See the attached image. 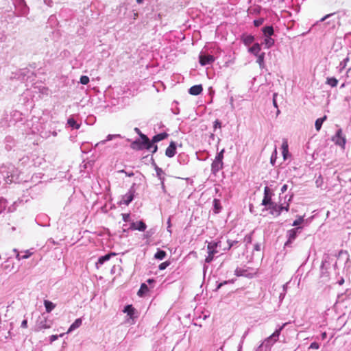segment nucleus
Segmentation results:
<instances>
[{
    "label": "nucleus",
    "instance_id": "dca6fc26",
    "mask_svg": "<svg viewBox=\"0 0 351 351\" xmlns=\"http://www.w3.org/2000/svg\"><path fill=\"white\" fill-rule=\"evenodd\" d=\"M14 267V263L11 258H8L3 264L1 265V269L5 273H9L13 270Z\"/></svg>",
    "mask_w": 351,
    "mask_h": 351
},
{
    "label": "nucleus",
    "instance_id": "c756f323",
    "mask_svg": "<svg viewBox=\"0 0 351 351\" xmlns=\"http://www.w3.org/2000/svg\"><path fill=\"white\" fill-rule=\"evenodd\" d=\"M168 136V134L166 132L159 133L153 136L152 140L154 143H158L160 141L165 139Z\"/></svg>",
    "mask_w": 351,
    "mask_h": 351
},
{
    "label": "nucleus",
    "instance_id": "473e14b6",
    "mask_svg": "<svg viewBox=\"0 0 351 351\" xmlns=\"http://www.w3.org/2000/svg\"><path fill=\"white\" fill-rule=\"evenodd\" d=\"M265 56L264 52L256 56L257 57L256 62L259 64L260 68H264L265 66Z\"/></svg>",
    "mask_w": 351,
    "mask_h": 351
},
{
    "label": "nucleus",
    "instance_id": "c03bdc74",
    "mask_svg": "<svg viewBox=\"0 0 351 351\" xmlns=\"http://www.w3.org/2000/svg\"><path fill=\"white\" fill-rule=\"evenodd\" d=\"M6 207L5 200L3 197H0V213H1Z\"/></svg>",
    "mask_w": 351,
    "mask_h": 351
},
{
    "label": "nucleus",
    "instance_id": "9b49d317",
    "mask_svg": "<svg viewBox=\"0 0 351 351\" xmlns=\"http://www.w3.org/2000/svg\"><path fill=\"white\" fill-rule=\"evenodd\" d=\"M134 193L135 189L133 185L130 187L128 192L123 196L121 203L126 206L129 205L134 199Z\"/></svg>",
    "mask_w": 351,
    "mask_h": 351
},
{
    "label": "nucleus",
    "instance_id": "ddd939ff",
    "mask_svg": "<svg viewBox=\"0 0 351 351\" xmlns=\"http://www.w3.org/2000/svg\"><path fill=\"white\" fill-rule=\"evenodd\" d=\"M146 228H147V226H146L145 223L142 220L136 221V222H132L130 223V229H131L132 230H138V231H141V232L145 231L146 230Z\"/></svg>",
    "mask_w": 351,
    "mask_h": 351
},
{
    "label": "nucleus",
    "instance_id": "774afa93",
    "mask_svg": "<svg viewBox=\"0 0 351 351\" xmlns=\"http://www.w3.org/2000/svg\"><path fill=\"white\" fill-rule=\"evenodd\" d=\"M264 348V346L263 344H261L256 350V351H263Z\"/></svg>",
    "mask_w": 351,
    "mask_h": 351
},
{
    "label": "nucleus",
    "instance_id": "58836bf2",
    "mask_svg": "<svg viewBox=\"0 0 351 351\" xmlns=\"http://www.w3.org/2000/svg\"><path fill=\"white\" fill-rule=\"evenodd\" d=\"M167 254L166 252L162 250H158L156 253L154 255L155 258L158 260H162L165 258Z\"/></svg>",
    "mask_w": 351,
    "mask_h": 351
},
{
    "label": "nucleus",
    "instance_id": "e2e57ef3",
    "mask_svg": "<svg viewBox=\"0 0 351 351\" xmlns=\"http://www.w3.org/2000/svg\"><path fill=\"white\" fill-rule=\"evenodd\" d=\"M288 189V186L287 184H284L282 187H281V189H280V191L282 193H284L287 191Z\"/></svg>",
    "mask_w": 351,
    "mask_h": 351
},
{
    "label": "nucleus",
    "instance_id": "7ed1b4c3",
    "mask_svg": "<svg viewBox=\"0 0 351 351\" xmlns=\"http://www.w3.org/2000/svg\"><path fill=\"white\" fill-rule=\"evenodd\" d=\"M289 323L286 322L282 326H279L269 337L264 340L261 344H263L266 349H269L278 340L281 331Z\"/></svg>",
    "mask_w": 351,
    "mask_h": 351
},
{
    "label": "nucleus",
    "instance_id": "603ef678",
    "mask_svg": "<svg viewBox=\"0 0 351 351\" xmlns=\"http://www.w3.org/2000/svg\"><path fill=\"white\" fill-rule=\"evenodd\" d=\"M349 61V58H346L343 59L339 64V66L341 69H344L346 66L347 62Z\"/></svg>",
    "mask_w": 351,
    "mask_h": 351
},
{
    "label": "nucleus",
    "instance_id": "b1692460",
    "mask_svg": "<svg viewBox=\"0 0 351 351\" xmlns=\"http://www.w3.org/2000/svg\"><path fill=\"white\" fill-rule=\"evenodd\" d=\"M261 45L259 43H254L252 47L249 48L248 51L250 53H252L253 55H254L256 56L261 53Z\"/></svg>",
    "mask_w": 351,
    "mask_h": 351
},
{
    "label": "nucleus",
    "instance_id": "4d7b16f0",
    "mask_svg": "<svg viewBox=\"0 0 351 351\" xmlns=\"http://www.w3.org/2000/svg\"><path fill=\"white\" fill-rule=\"evenodd\" d=\"M119 172V173H125V176H128V177H132V176H134L133 171H125L124 169L120 170Z\"/></svg>",
    "mask_w": 351,
    "mask_h": 351
},
{
    "label": "nucleus",
    "instance_id": "680f3d73",
    "mask_svg": "<svg viewBox=\"0 0 351 351\" xmlns=\"http://www.w3.org/2000/svg\"><path fill=\"white\" fill-rule=\"evenodd\" d=\"M21 327L24 328H26L27 327V319H24L22 321Z\"/></svg>",
    "mask_w": 351,
    "mask_h": 351
},
{
    "label": "nucleus",
    "instance_id": "39448f33",
    "mask_svg": "<svg viewBox=\"0 0 351 351\" xmlns=\"http://www.w3.org/2000/svg\"><path fill=\"white\" fill-rule=\"evenodd\" d=\"M53 324V321L49 319L44 315H42L36 321V330L40 331L43 329L50 328Z\"/></svg>",
    "mask_w": 351,
    "mask_h": 351
},
{
    "label": "nucleus",
    "instance_id": "f704fd0d",
    "mask_svg": "<svg viewBox=\"0 0 351 351\" xmlns=\"http://www.w3.org/2000/svg\"><path fill=\"white\" fill-rule=\"evenodd\" d=\"M44 305H45L47 313L51 312L56 307V305L52 302H51L49 300H45Z\"/></svg>",
    "mask_w": 351,
    "mask_h": 351
},
{
    "label": "nucleus",
    "instance_id": "37998d69",
    "mask_svg": "<svg viewBox=\"0 0 351 351\" xmlns=\"http://www.w3.org/2000/svg\"><path fill=\"white\" fill-rule=\"evenodd\" d=\"M89 77L86 75H82L80 79V82L83 84L86 85L89 82Z\"/></svg>",
    "mask_w": 351,
    "mask_h": 351
},
{
    "label": "nucleus",
    "instance_id": "49530a36",
    "mask_svg": "<svg viewBox=\"0 0 351 351\" xmlns=\"http://www.w3.org/2000/svg\"><path fill=\"white\" fill-rule=\"evenodd\" d=\"M65 333H62L59 335H52L49 337V341H50V343H52L53 341H55L56 340H57L58 339L59 337H63Z\"/></svg>",
    "mask_w": 351,
    "mask_h": 351
},
{
    "label": "nucleus",
    "instance_id": "20e7f679",
    "mask_svg": "<svg viewBox=\"0 0 351 351\" xmlns=\"http://www.w3.org/2000/svg\"><path fill=\"white\" fill-rule=\"evenodd\" d=\"M220 241H210L207 245L208 256L205 258V262L207 263H211L214 259L215 254L219 252L217 248L220 247Z\"/></svg>",
    "mask_w": 351,
    "mask_h": 351
},
{
    "label": "nucleus",
    "instance_id": "5fc2aeb1",
    "mask_svg": "<svg viewBox=\"0 0 351 351\" xmlns=\"http://www.w3.org/2000/svg\"><path fill=\"white\" fill-rule=\"evenodd\" d=\"M319 348V344L317 342H313L311 343L310 346H309V349H315V350H317Z\"/></svg>",
    "mask_w": 351,
    "mask_h": 351
},
{
    "label": "nucleus",
    "instance_id": "72a5a7b5",
    "mask_svg": "<svg viewBox=\"0 0 351 351\" xmlns=\"http://www.w3.org/2000/svg\"><path fill=\"white\" fill-rule=\"evenodd\" d=\"M67 125L73 129H79L80 125L78 124L73 117H70L67 120Z\"/></svg>",
    "mask_w": 351,
    "mask_h": 351
},
{
    "label": "nucleus",
    "instance_id": "412c9836",
    "mask_svg": "<svg viewBox=\"0 0 351 351\" xmlns=\"http://www.w3.org/2000/svg\"><path fill=\"white\" fill-rule=\"evenodd\" d=\"M234 274L237 276L252 277V275L250 274L247 269L241 267H237L234 271Z\"/></svg>",
    "mask_w": 351,
    "mask_h": 351
},
{
    "label": "nucleus",
    "instance_id": "f8f14e48",
    "mask_svg": "<svg viewBox=\"0 0 351 351\" xmlns=\"http://www.w3.org/2000/svg\"><path fill=\"white\" fill-rule=\"evenodd\" d=\"M350 303L349 295L347 293H343L338 295L335 305L337 306L340 305H344L347 307V305Z\"/></svg>",
    "mask_w": 351,
    "mask_h": 351
},
{
    "label": "nucleus",
    "instance_id": "6ab92c4d",
    "mask_svg": "<svg viewBox=\"0 0 351 351\" xmlns=\"http://www.w3.org/2000/svg\"><path fill=\"white\" fill-rule=\"evenodd\" d=\"M16 141L10 136H6L5 138V149L12 150L15 149Z\"/></svg>",
    "mask_w": 351,
    "mask_h": 351
},
{
    "label": "nucleus",
    "instance_id": "79ce46f5",
    "mask_svg": "<svg viewBox=\"0 0 351 351\" xmlns=\"http://www.w3.org/2000/svg\"><path fill=\"white\" fill-rule=\"evenodd\" d=\"M38 88L39 93L42 95H48L49 93V90L48 88L45 86H40L39 87H37Z\"/></svg>",
    "mask_w": 351,
    "mask_h": 351
},
{
    "label": "nucleus",
    "instance_id": "f03ea898",
    "mask_svg": "<svg viewBox=\"0 0 351 351\" xmlns=\"http://www.w3.org/2000/svg\"><path fill=\"white\" fill-rule=\"evenodd\" d=\"M140 137L141 140H136L132 144V147L134 149H146L147 150H151L153 148V150L152 151V153H155L157 152L158 147L157 145H154V143L153 142V140L150 141L149 138L144 134H141Z\"/></svg>",
    "mask_w": 351,
    "mask_h": 351
},
{
    "label": "nucleus",
    "instance_id": "de8ad7c7",
    "mask_svg": "<svg viewBox=\"0 0 351 351\" xmlns=\"http://www.w3.org/2000/svg\"><path fill=\"white\" fill-rule=\"evenodd\" d=\"M263 22H264V19L263 18H259L258 19L254 20L253 23H254V26L259 27L263 23Z\"/></svg>",
    "mask_w": 351,
    "mask_h": 351
},
{
    "label": "nucleus",
    "instance_id": "6e6552de",
    "mask_svg": "<svg viewBox=\"0 0 351 351\" xmlns=\"http://www.w3.org/2000/svg\"><path fill=\"white\" fill-rule=\"evenodd\" d=\"M332 141L337 145L340 146L342 149L345 148L346 140V137L343 135L342 130L339 129L335 135L332 138Z\"/></svg>",
    "mask_w": 351,
    "mask_h": 351
},
{
    "label": "nucleus",
    "instance_id": "6e6d98bb",
    "mask_svg": "<svg viewBox=\"0 0 351 351\" xmlns=\"http://www.w3.org/2000/svg\"><path fill=\"white\" fill-rule=\"evenodd\" d=\"M122 219L125 222H128L130 220V215L128 213L122 214Z\"/></svg>",
    "mask_w": 351,
    "mask_h": 351
},
{
    "label": "nucleus",
    "instance_id": "3c124183",
    "mask_svg": "<svg viewBox=\"0 0 351 351\" xmlns=\"http://www.w3.org/2000/svg\"><path fill=\"white\" fill-rule=\"evenodd\" d=\"M169 265V263L167 261L163 262L160 263L158 266V269L160 270H164Z\"/></svg>",
    "mask_w": 351,
    "mask_h": 351
},
{
    "label": "nucleus",
    "instance_id": "f3484780",
    "mask_svg": "<svg viewBox=\"0 0 351 351\" xmlns=\"http://www.w3.org/2000/svg\"><path fill=\"white\" fill-rule=\"evenodd\" d=\"M223 161L214 160L211 165L212 173L216 175L221 169H223Z\"/></svg>",
    "mask_w": 351,
    "mask_h": 351
},
{
    "label": "nucleus",
    "instance_id": "1a4fd4ad",
    "mask_svg": "<svg viewBox=\"0 0 351 351\" xmlns=\"http://www.w3.org/2000/svg\"><path fill=\"white\" fill-rule=\"evenodd\" d=\"M289 206L287 204L286 206H284L282 205H277L274 204L272 206L268 207V209H269L271 211V214L276 216H279L282 210H289Z\"/></svg>",
    "mask_w": 351,
    "mask_h": 351
},
{
    "label": "nucleus",
    "instance_id": "aec40b11",
    "mask_svg": "<svg viewBox=\"0 0 351 351\" xmlns=\"http://www.w3.org/2000/svg\"><path fill=\"white\" fill-rule=\"evenodd\" d=\"M268 187L266 186L264 190V197L262 201V205L266 206H268V207H269L272 206V205H274V203L271 202V197L268 194Z\"/></svg>",
    "mask_w": 351,
    "mask_h": 351
},
{
    "label": "nucleus",
    "instance_id": "e433bc0d",
    "mask_svg": "<svg viewBox=\"0 0 351 351\" xmlns=\"http://www.w3.org/2000/svg\"><path fill=\"white\" fill-rule=\"evenodd\" d=\"M326 119V116H324L323 117L319 118L315 121V127L317 131H319L324 121Z\"/></svg>",
    "mask_w": 351,
    "mask_h": 351
},
{
    "label": "nucleus",
    "instance_id": "13d9d810",
    "mask_svg": "<svg viewBox=\"0 0 351 351\" xmlns=\"http://www.w3.org/2000/svg\"><path fill=\"white\" fill-rule=\"evenodd\" d=\"M276 154H277V151H276V149H275L274 153L272 154V155L271 156V163L273 164V165H274V161L276 160Z\"/></svg>",
    "mask_w": 351,
    "mask_h": 351
},
{
    "label": "nucleus",
    "instance_id": "c9c22d12",
    "mask_svg": "<svg viewBox=\"0 0 351 351\" xmlns=\"http://www.w3.org/2000/svg\"><path fill=\"white\" fill-rule=\"evenodd\" d=\"M326 84L330 87L334 88L337 86L338 80L334 77H327Z\"/></svg>",
    "mask_w": 351,
    "mask_h": 351
},
{
    "label": "nucleus",
    "instance_id": "0e129e2a",
    "mask_svg": "<svg viewBox=\"0 0 351 351\" xmlns=\"http://www.w3.org/2000/svg\"><path fill=\"white\" fill-rule=\"evenodd\" d=\"M285 295H286V293H285V292H282L280 293L279 300L280 302H282L284 300Z\"/></svg>",
    "mask_w": 351,
    "mask_h": 351
},
{
    "label": "nucleus",
    "instance_id": "4c0bfd02",
    "mask_svg": "<svg viewBox=\"0 0 351 351\" xmlns=\"http://www.w3.org/2000/svg\"><path fill=\"white\" fill-rule=\"evenodd\" d=\"M119 134H108L105 140L101 141L96 144V146L99 145H104L106 142L112 140L114 138L119 137Z\"/></svg>",
    "mask_w": 351,
    "mask_h": 351
},
{
    "label": "nucleus",
    "instance_id": "09e8293b",
    "mask_svg": "<svg viewBox=\"0 0 351 351\" xmlns=\"http://www.w3.org/2000/svg\"><path fill=\"white\" fill-rule=\"evenodd\" d=\"M223 153H224V149H223L220 152H219L217 154V156H215V160L223 161Z\"/></svg>",
    "mask_w": 351,
    "mask_h": 351
},
{
    "label": "nucleus",
    "instance_id": "cd10ccee",
    "mask_svg": "<svg viewBox=\"0 0 351 351\" xmlns=\"http://www.w3.org/2000/svg\"><path fill=\"white\" fill-rule=\"evenodd\" d=\"M123 312L127 313L130 318L132 319L134 317L135 309L133 308L132 305L128 304L124 307Z\"/></svg>",
    "mask_w": 351,
    "mask_h": 351
},
{
    "label": "nucleus",
    "instance_id": "052dcab7",
    "mask_svg": "<svg viewBox=\"0 0 351 351\" xmlns=\"http://www.w3.org/2000/svg\"><path fill=\"white\" fill-rule=\"evenodd\" d=\"M171 218L169 217L167 221V231L169 233H171Z\"/></svg>",
    "mask_w": 351,
    "mask_h": 351
},
{
    "label": "nucleus",
    "instance_id": "5701e85b",
    "mask_svg": "<svg viewBox=\"0 0 351 351\" xmlns=\"http://www.w3.org/2000/svg\"><path fill=\"white\" fill-rule=\"evenodd\" d=\"M82 324V319L78 318L75 320V322L70 326L66 334L71 333L75 329L78 328Z\"/></svg>",
    "mask_w": 351,
    "mask_h": 351
},
{
    "label": "nucleus",
    "instance_id": "8fccbe9b",
    "mask_svg": "<svg viewBox=\"0 0 351 351\" xmlns=\"http://www.w3.org/2000/svg\"><path fill=\"white\" fill-rule=\"evenodd\" d=\"M227 243H228V250H230L231 247L234 246L238 243V241H236V240H230V239H228L227 241Z\"/></svg>",
    "mask_w": 351,
    "mask_h": 351
},
{
    "label": "nucleus",
    "instance_id": "a19ab883",
    "mask_svg": "<svg viewBox=\"0 0 351 351\" xmlns=\"http://www.w3.org/2000/svg\"><path fill=\"white\" fill-rule=\"evenodd\" d=\"M304 221V216H298V218L293 221L292 226L300 227L299 226Z\"/></svg>",
    "mask_w": 351,
    "mask_h": 351
},
{
    "label": "nucleus",
    "instance_id": "c85d7f7f",
    "mask_svg": "<svg viewBox=\"0 0 351 351\" xmlns=\"http://www.w3.org/2000/svg\"><path fill=\"white\" fill-rule=\"evenodd\" d=\"M14 252L16 253V258L19 261L22 260V259H27L32 254V252H29V250H27V251L24 252V254H23V255H21L20 253L16 249H14Z\"/></svg>",
    "mask_w": 351,
    "mask_h": 351
},
{
    "label": "nucleus",
    "instance_id": "7c9ffc66",
    "mask_svg": "<svg viewBox=\"0 0 351 351\" xmlns=\"http://www.w3.org/2000/svg\"><path fill=\"white\" fill-rule=\"evenodd\" d=\"M155 170L156 176L160 181L161 185H163V182H165V172L161 168L158 167V166H156Z\"/></svg>",
    "mask_w": 351,
    "mask_h": 351
},
{
    "label": "nucleus",
    "instance_id": "338daca9",
    "mask_svg": "<svg viewBox=\"0 0 351 351\" xmlns=\"http://www.w3.org/2000/svg\"><path fill=\"white\" fill-rule=\"evenodd\" d=\"M227 282H228L227 281H224L223 282H221V283H219V284L217 285V289H217H217H220V288H221L223 285L227 284Z\"/></svg>",
    "mask_w": 351,
    "mask_h": 351
},
{
    "label": "nucleus",
    "instance_id": "4468645a",
    "mask_svg": "<svg viewBox=\"0 0 351 351\" xmlns=\"http://www.w3.org/2000/svg\"><path fill=\"white\" fill-rule=\"evenodd\" d=\"M116 254L114 252H111L105 254L104 256H100L95 264L96 268L99 269L101 265L104 264L106 261H109L112 256H114Z\"/></svg>",
    "mask_w": 351,
    "mask_h": 351
},
{
    "label": "nucleus",
    "instance_id": "69168bd1",
    "mask_svg": "<svg viewBox=\"0 0 351 351\" xmlns=\"http://www.w3.org/2000/svg\"><path fill=\"white\" fill-rule=\"evenodd\" d=\"M254 250L255 251H260L261 250V245L259 243H256L254 246Z\"/></svg>",
    "mask_w": 351,
    "mask_h": 351
},
{
    "label": "nucleus",
    "instance_id": "4be33fe9",
    "mask_svg": "<svg viewBox=\"0 0 351 351\" xmlns=\"http://www.w3.org/2000/svg\"><path fill=\"white\" fill-rule=\"evenodd\" d=\"M203 90L202 86L201 84L194 85L189 89V93L192 95H198Z\"/></svg>",
    "mask_w": 351,
    "mask_h": 351
},
{
    "label": "nucleus",
    "instance_id": "2f4dec72",
    "mask_svg": "<svg viewBox=\"0 0 351 351\" xmlns=\"http://www.w3.org/2000/svg\"><path fill=\"white\" fill-rule=\"evenodd\" d=\"M282 154L283 156L284 160H287V156L289 154V147H288V143L287 141H283L282 144Z\"/></svg>",
    "mask_w": 351,
    "mask_h": 351
},
{
    "label": "nucleus",
    "instance_id": "f257e3e1",
    "mask_svg": "<svg viewBox=\"0 0 351 351\" xmlns=\"http://www.w3.org/2000/svg\"><path fill=\"white\" fill-rule=\"evenodd\" d=\"M0 173L5 184H11L20 181L19 171L12 165L1 167Z\"/></svg>",
    "mask_w": 351,
    "mask_h": 351
},
{
    "label": "nucleus",
    "instance_id": "ea45409f",
    "mask_svg": "<svg viewBox=\"0 0 351 351\" xmlns=\"http://www.w3.org/2000/svg\"><path fill=\"white\" fill-rule=\"evenodd\" d=\"M147 291H148V287L145 283H143L138 291V295L139 296H143Z\"/></svg>",
    "mask_w": 351,
    "mask_h": 351
},
{
    "label": "nucleus",
    "instance_id": "a18cd8bd",
    "mask_svg": "<svg viewBox=\"0 0 351 351\" xmlns=\"http://www.w3.org/2000/svg\"><path fill=\"white\" fill-rule=\"evenodd\" d=\"M252 241V233L247 234L244 238V242L246 245L251 243Z\"/></svg>",
    "mask_w": 351,
    "mask_h": 351
},
{
    "label": "nucleus",
    "instance_id": "9d476101",
    "mask_svg": "<svg viewBox=\"0 0 351 351\" xmlns=\"http://www.w3.org/2000/svg\"><path fill=\"white\" fill-rule=\"evenodd\" d=\"M215 61L213 56L210 54L200 53L199 56V62L202 66H206L212 64Z\"/></svg>",
    "mask_w": 351,
    "mask_h": 351
},
{
    "label": "nucleus",
    "instance_id": "2eb2a0df",
    "mask_svg": "<svg viewBox=\"0 0 351 351\" xmlns=\"http://www.w3.org/2000/svg\"><path fill=\"white\" fill-rule=\"evenodd\" d=\"M30 147V145H28V143L26 142V139H24L23 141H17L14 151L19 152V151H27Z\"/></svg>",
    "mask_w": 351,
    "mask_h": 351
},
{
    "label": "nucleus",
    "instance_id": "864d4df0",
    "mask_svg": "<svg viewBox=\"0 0 351 351\" xmlns=\"http://www.w3.org/2000/svg\"><path fill=\"white\" fill-rule=\"evenodd\" d=\"M221 121L218 119H216L214 121V124H213L214 130H215L217 128H221Z\"/></svg>",
    "mask_w": 351,
    "mask_h": 351
},
{
    "label": "nucleus",
    "instance_id": "0eeeda50",
    "mask_svg": "<svg viewBox=\"0 0 351 351\" xmlns=\"http://www.w3.org/2000/svg\"><path fill=\"white\" fill-rule=\"evenodd\" d=\"M302 231V227H296L287 231V241L285 243L286 246H289L297 238L298 234Z\"/></svg>",
    "mask_w": 351,
    "mask_h": 351
},
{
    "label": "nucleus",
    "instance_id": "bb28decb",
    "mask_svg": "<svg viewBox=\"0 0 351 351\" xmlns=\"http://www.w3.org/2000/svg\"><path fill=\"white\" fill-rule=\"evenodd\" d=\"M241 39L245 45L249 46L254 41V36L251 34L243 35Z\"/></svg>",
    "mask_w": 351,
    "mask_h": 351
},
{
    "label": "nucleus",
    "instance_id": "bf43d9fd",
    "mask_svg": "<svg viewBox=\"0 0 351 351\" xmlns=\"http://www.w3.org/2000/svg\"><path fill=\"white\" fill-rule=\"evenodd\" d=\"M276 97H277V93H274L273 95V104H274V107L278 108L276 99Z\"/></svg>",
    "mask_w": 351,
    "mask_h": 351
},
{
    "label": "nucleus",
    "instance_id": "423d86ee",
    "mask_svg": "<svg viewBox=\"0 0 351 351\" xmlns=\"http://www.w3.org/2000/svg\"><path fill=\"white\" fill-rule=\"evenodd\" d=\"M32 75H33V72L28 69L25 68L19 70L14 76H12V77L16 78L22 82H25L28 81L29 78H30Z\"/></svg>",
    "mask_w": 351,
    "mask_h": 351
},
{
    "label": "nucleus",
    "instance_id": "393cba45",
    "mask_svg": "<svg viewBox=\"0 0 351 351\" xmlns=\"http://www.w3.org/2000/svg\"><path fill=\"white\" fill-rule=\"evenodd\" d=\"M264 36H272L274 34V29L271 25L265 26L262 28Z\"/></svg>",
    "mask_w": 351,
    "mask_h": 351
},
{
    "label": "nucleus",
    "instance_id": "a211bd4d",
    "mask_svg": "<svg viewBox=\"0 0 351 351\" xmlns=\"http://www.w3.org/2000/svg\"><path fill=\"white\" fill-rule=\"evenodd\" d=\"M176 154V144L175 142L171 141L166 149L165 155L169 158L173 157Z\"/></svg>",
    "mask_w": 351,
    "mask_h": 351
},
{
    "label": "nucleus",
    "instance_id": "a878e982",
    "mask_svg": "<svg viewBox=\"0 0 351 351\" xmlns=\"http://www.w3.org/2000/svg\"><path fill=\"white\" fill-rule=\"evenodd\" d=\"M275 43V40L271 36H265L263 45H265V47L267 49L271 48Z\"/></svg>",
    "mask_w": 351,
    "mask_h": 351
}]
</instances>
